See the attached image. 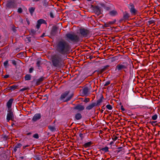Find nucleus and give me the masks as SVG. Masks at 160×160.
<instances>
[{
  "label": "nucleus",
  "mask_w": 160,
  "mask_h": 160,
  "mask_svg": "<svg viewBox=\"0 0 160 160\" xmlns=\"http://www.w3.org/2000/svg\"><path fill=\"white\" fill-rule=\"evenodd\" d=\"M74 110H77L79 111H82L84 109V107L83 105L78 104L73 108Z\"/></svg>",
  "instance_id": "10"
},
{
  "label": "nucleus",
  "mask_w": 160,
  "mask_h": 160,
  "mask_svg": "<svg viewBox=\"0 0 160 160\" xmlns=\"http://www.w3.org/2000/svg\"><path fill=\"white\" fill-rule=\"evenodd\" d=\"M91 8L93 12L98 15L101 13V9L100 7L98 6H91Z\"/></svg>",
  "instance_id": "7"
},
{
  "label": "nucleus",
  "mask_w": 160,
  "mask_h": 160,
  "mask_svg": "<svg viewBox=\"0 0 160 160\" xmlns=\"http://www.w3.org/2000/svg\"><path fill=\"white\" fill-rule=\"evenodd\" d=\"M100 151H102L104 153L108 152L109 151V148L107 146H106L103 148H98Z\"/></svg>",
  "instance_id": "18"
},
{
  "label": "nucleus",
  "mask_w": 160,
  "mask_h": 160,
  "mask_svg": "<svg viewBox=\"0 0 160 160\" xmlns=\"http://www.w3.org/2000/svg\"><path fill=\"white\" fill-rule=\"evenodd\" d=\"M2 138L4 140H6L8 138V136L6 134H3L2 135Z\"/></svg>",
  "instance_id": "32"
},
{
  "label": "nucleus",
  "mask_w": 160,
  "mask_h": 160,
  "mask_svg": "<svg viewBox=\"0 0 160 160\" xmlns=\"http://www.w3.org/2000/svg\"><path fill=\"white\" fill-rule=\"evenodd\" d=\"M9 75H6L4 76V78H9Z\"/></svg>",
  "instance_id": "59"
},
{
  "label": "nucleus",
  "mask_w": 160,
  "mask_h": 160,
  "mask_svg": "<svg viewBox=\"0 0 160 160\" xmlns=\"http://www.w3.org/2000/svg\"><path fill=\"white\" fill-rule=\"evenodd\" d=\"M109 67V65H107L106 66H104L103 68H102V70L103 71V72H104V71H105L106 70H107V68Z\"/></svg>",
  "instance_id": "34"
},
{
  "label": "nucleus",
  "mask_w": 160,
  "mask_h": 160,
  "mask_svg": "<svg viewBox=\"0 0 160 160\" xmlns=\"http://www.w3.org/2000/svg\"><path fill=\"white\" fill-rule=\"evenodd\" d=\"M35 160H41L40 156L39 155H36L35 156Z\"/></svg>",
  "instance_id": "35"
},
{
  "label": "nucleus",
  "mask_w": 160,
  "mask_h": 160,
  "mask_svg": "<svg viewBox=\"0 0 160 160\" xmlns=\"http://www.w3.org/2000/svg\"><path fill=\"white\" fill-rule=\"evenodd\" d=\"M158 117V116L157 114H155L152 117V118L153 120H156Z\"/></svg>",
  "instance_id": "39"
},
{
  "label": "nucleus",
  "mask_w": 160,
  "mask_h": 160,
  "mask_svg": "<svg viewBox=\"0 0 160 160\" xmlns=\"http://www.w3.org/2000/svg\"><path fill=\"white\" fill-rule=\"evenodd\" d=\"M102 109L100 111H101V112L102 113L103 112V109H105V108L104 107V106H103L102 107Z\"/></svg>",
  "instance_id": "58"
},
{
  "label": "nucleus",
  "mask_w": 160,
  "mask_h": 160,
  "mask_svg": "<svg viewBox=\"0 0 160 160\" xmlns=\"http://www.w3.org/2000/svg\"><path fill=\"white\" fill-rule=\"evenodd\" d=\"M42 5L45 8H46L48 6V2L47 0H43L42 2Z\"/></svg>",
  "instance_id": "27"
},
{
  "label": "nucleus",
  "mask_w": 160,
  "mask_h": 160,
  "mask_svg": "<svg viewBox=\"0 0 160 160\" xmlns=\"http://www.w3.org/2000/svg\"><path fill=\"white\" fill-rule=\"evenodd\" d=\"M122 147H119L118 148H117V149L118 150H116V152H117V153H119V152H120L121 151H122Z\"/></svg>",
  "instance_id": "36"
},
{
  "label": "nucleus",
  "mask_w": 160,
  "mask_h": 160,
  "mask_svg": "<svg viewBox=\"0 0 160 160\" xmlns=\"http://www.w3.org/2000/svg\"><path fill=\"white\" fill-rule=\"evenodd\" d=\"M44 78L43 77H42L40 78H38L37 80L36 84L37 85H38L40 84V83L44 80Z\"/></svg>",
  "instance_id": "19"
},
{
  "label": "nucleus",
  "mask_w": 160,
  "mask_h": 160,
  "mask_svg": "<svg viewBox=\"0 0 160 160\" xmlns=\"http://www.w3.org/2000/svg\"><path fill=\"white\" fill-rule=\"evenodd\" d=\"M155 22L154 20H150L148 21V23L149 24H154Z\"/></svg>",
  "instance_id": "49"
},
{
  "label": "nucleus",
  "mask_w": 160,
  "mask_h": 160,
  "mask_svg": "<svg viewBox=\"0 0 160 160\" xmlns=\"http://www.w3.org/2000/svg\"><path fill=\"white\" fill-rule=\"evenodd\" d=\"M127 65L125 64H118L116 67V69H117L118 70L120 71L122 69H126L127 68Z\"/></svg>",
  "instance_id": "9"
},
{
  "label": "nucleus",
  "mask_w": 160,
  "mask_h": 160,
  "mask_svg": "<svg viewBox=\"0 0 160 160\" xmlns=\"http://www.w3.org/2000/svg\"><path fill=\"white\" fill-rule=\"evenodd\" d=\"M33 137L35 138L38 139L39 138L38 134V133H36L34 134Z\"/></svg>",
  "instance_id": "42"
},
{
  "label": "nucleus",
  "mask_w": 160,
  "mask_h": 160,
  "mask_svg": "<svg viewBox=\"0 0 160 160\" xmlns=\"http://www.w3.org/2000/svg\"><path fill=\"white\" fill-rule=\"evenodd\" d=\"M27 39H28V41L29 42H31V37H27Z\"/></svg>",
  "instance_id": "57"
},
{
  "label": "nucleus",
  "mask_w": 160,
  "mask_h": 160,
  "mask_svg": "<svg viewBox=\"0 0 160 160\" xmlns=\"http://www.w3.org/2000/svg\"><path fill=\"white\" fill-rule=\"evenodd\" d=\"M41 118V114L37 113L35 114L33 117L32 120L34 122H36L39 119Z\"/></svg>",
  "instance_id": "11"
},
{
  "label": "nucleus",
  "mask_w": 160,
  "mask_h": 160,
  "mask_svg": "<svg viewBox=\"0 0 160 160\" xmlns=\"http://www.w3.org/2000/svg\"><path fill=\"white\" fill-rule=\"evenodd\" d=\"M106 107L107 109L110 110H112V106L110 104L107 105L106 106Z\"/></svg>",
  "instance_id": "38"
},
{
  "label": "nucleus",
  "mask_w": 160,
  "mask_h": 160,
  "mask_svg": "<svg viewBox=\"0 0 160 160\" xmlns=\"http://www.w3.org/2000/svg\"><path fill=\"white\" fill-rule=\"evenodd\" d=\"M105 9L107 10H109L110 9V8L109 7H106Z\"/></svg>",
  "instance_id": "62"
},
{
  "label": "nucleus",
  "mask_w": 160,
  "mask_h": 160,
  "mask_svg": "<svg viewBox=\"0 0 160 160\" xmlns=\"http://www.w3.org/2000/svg\"><path fill=\"white\" fill-rule=\"evenodd\" d=\"M25 80L26 81L30 80L31 78V75L29 74H26L25 77Z\"/></svg>",
  "instance_id": "25"
},
{
  "label": "nucleus",
  "mask_w": 160,
  "mask_h": 160,
  "mask_svg": "<svg viewBox=\"0 0 160 160\" xmlns=\"http://www.w3.org/2000/svg\"><path fill=\"white\" fill-rule=\"evenodd\" d=\"M22 146V145L20 143H18L15 147L16 148H20Z\"/></svg>",
  "instance_id": "40"
},
{
  "label": "nucleus",
  "mask_w": 160,
  "mask_h": 160,
  "mask_svg": "<svg viewBox=\"0 0 160 160\" xmlns=\"http://www.w3.org/2000/svg\"><path fill=\"white\" fill-rule=\"evenodd\" d=\"M109 13L112 16H114L118 14V12L116 11L112 10Z\"/></svg>",
  "instance_id": "26"
},
{
  "label": "nucleus",
  "mask_w": 160,
  "mask_h": 160,
  "mask_svg": "<svg viewBox=\"0 0 160 160\" xmlns=\"http://www.w3.org/2000/svg\"><path fill=\"white\" fill-rule=\"evenodd\" d=\"M48 128L52 132H54L56 131V128L54 126L49 125L48 126Z\"/></svg>",
  "instance_id": "23"
},
{
  "label": "nucleus",
  "mask_w": 160,
  "mask_h": 160,
  "mask_svg": "<svg viewBox=\"0 0 160 160\" xmlns=\"http://www.w3.org/2000/svg\"><path fill=\"white\" fill-rule=\"evenodd\" d=\"M12 63L13 65H16L17 64L15 60H12Z\"/></svg>",
  "instance_id": "55"
},
{
  "label": "nucleus",
  "mask_w": 160,
  "mask_h": 160,
  "mask_svg": "<svg viewBox=\"0 0 160 160\" xmlns=\"http://www.w3.org/2000/svg\"><path fill=\"white\" fill-rule=\"evenodd\" d=\"M89 92V89L88 87L85 88L83 89V92L84 94H87Z\"/></svg>",
  "instance_id": "31"
},
{
  "label": "nucleus",
  "mask_w": 160,
  "mask_h": 160,
  "mask_svg": "<svg viewBox=\"0 0 160 160\" xmlns=\"http://www.w3.org/2000/svg\"><path fill=\"white\" fill-rule=\"evenodd\" d=\"M92 144V142L91 141H90L85 143L83 145V146L85 148H88L90 147Z\"/></svg>",
  "instance_id": "24"
},
{
  "label": "nucleus",
  "mask_w": 160,
  "mask_h": 160,
  "mask_svg": "<svg viewBox=\"0 0 160 160\" xmlns=\"http://www.w3.org/2000/svg\"><path fill=\"white\" fill-rule=\"evenodd\" d=\"M58 28V27L56 26L52 27L50 33L52 36H54L56 34Z\"/></svg>",
  "instance_id": "12"
},
{
  "label": "nucleus",
  "mask_w": 160,
  "mask_h": 160,
  "mask_svg": "<svg viewBox=\"0 0 160 160\" xmlns=\"http://www.w3.org/2000/svg\"><path fill=\"white\" fill-rule=\"evenodd\" d=\"M116 22V20H114L113 21H109L107 22L106 23H105L104 26L105 27H108L111 26V25L115 23Z\"/></svg>",
  "instance_id": "16"
},
{
  "label": "nucleus",
  "mask_w": 160,
  "mask_h": 160,
  "mask_svg": "<svg viewBox=\"0 0 160 160\" xmlns=\"http://www.w3.org/2000/svg\"><path fill=\"white\" fill-rule=\"evenodd\" d=\"M50 16L51 18H53L54 17V15L52 12H51L50 13Z\"/></svg>",
  "instance_id": "56"
},
{
  "label": "nucleus",
  "mask_w": 160,
  "mask_h": 160,
  "mask_svg": "<svg viewBox=\"0 0 160 160\" xmlns=\"http://www.w3.org/2000/svg\"><path fill=\"white\" fill-rule=\"evenodd\" d=\"M69 93V91H66L65 92L62 93L60 97V99L63 100L64 99H65L68 95Z\"/></svg>",
  "instance_id": "15"
},
{
  "label": "nucleus",
  "mask_w": 160,
  "mask_h": 160,
  "mask_svg": "<svg viewBox=\"0 0 160 160\" xmlns=\"http://www.w3.org/2000/svg\"><path fill=\"white\" fill-rule=\"evenodd\" d=\"M30 146V144H28V145H27L25 146H24L23 147V148L24 149L25 148H26V147H29Z\"/></svg>",
  "instance_id": "60"
},
{
  "label": "nucleus",
  "mask_w": 160,
  "mask_h": 160,
  "mask_svg": "<svg viewBox=\"0 0 160 160\" xmlns=\"http://www.w3.org/2000/svg\"><path fill=\"white\" fill-rule=\"evenodd\" d=\"M17 148H16L15 147H14V152H16L17 151Z\"/></svg>",
  "instance_id": "63"
},
{
  "label": "nucleus",
  "mask_w": 160,
  "mask_h": 160,
  "mask_svg": "<svg viewBox=\"0 0 160 160\" xmlns=\"http://www.w3.org/2000/svg\"><path fill=\"white\" fill-rule=\"evenodd\" d=\"M130 15L127 12L123 13V20H127L129 19Z\"/></svg>",
  "instance_id": "17"
},
{
  "label": "nucleus",
  "mask_w": 160,
  "mask_h": 160,
  "mask_svg": "<svg viewBox=\"0 0 160 160\" xmlns=\"http://www.w3.org/2000/svg\"><path fill=\"white\" fill-rule=\"evenodd\" d=\"M41 25V24H39V23L37 22V23L36 26V28H37L38 29L40 27V26Z\"/></svg>",
  "instance_id": "53"
},
{
  "label": "nucleus",
  "mask_w": 160,
  "mask_h": 160,
  "mask_svg": "<svg viewBox=\"0 0 160 160\" xmlns=\"http://www.w3.org/2000/svg\"><path fill=\"white\" fill-rule=\"evenodd\" d=\"M6 6L8 8H16L17 4L13 0H10L7 1Z\"/></svg>",
  "instance_id": "5"
},
{
  "label": "nucleus",
  "mask_w": 160,
  "mask_h": 160,
  "mask_svg": "<svg viewBox=\"0 0 160 160\" xmlns=\"http://www.w3.org/2000/svg\"><path fill=\"white\" fill-rule=\"evenodd\" d=\"M8 63V61L6 60L3 63V65L4 67H6L7 66V65Z\"/></svg>",
  "instance_id": "48"
},
{
  "label": "nucleus",
  "mask_w": 160,
  "mask_h": 160,
  "mask_svg": "<svg viewBox=\"0 0 160 160\" xmlns=\"http://www.w3.org/2000/svg\"><path fill=\"white\" fill-rule=\"evenodd\" d=\"M51 59L52 65L54 67L58 68L63 64V59L60 54L54 55L52 57Z\"/></svg>",
  "instance_id": "2"
},
{
  "label": "nucleus",
  "mask_w": 160,
  "mask_h": 160,
  "mask_svg": "<svg viewBox=\"0 0 160 160\" xmlns=\"http://www.w3.org/2000/svg\"><path fill=\"white\" fill-rule=\"evenodd\" d=\"M73 96V95H71L70 96H68L67 97V98H66V100H65L64 102H67L68 101H69L72 98Z\"/></svg>",
  "instance_id": "33"
},
{
  "label": "nucleus",
  "mask_w": 160,
  "mask_h": 160,
  "mask_svg": "<svg viewBox=\"0 0 160 160\" xmlns=\"http://www.w3.org/2000/svg\"><path fill=\"white\" fill-rule=\"evenodd\" d=\"M110 83V81H108L106 82L104 84V87H106L108 85H109Z\"/></svg>",
  "instance_id": "43"
},
{
  "label": "nucleus",
  "mask_w": 160,
  "mask_h": 160,
  "mask_svg": "<svg viewBox=\"0 0 160 160\" xmlns=\"http://www.w3.org/2000/svg\"><path fill=\"white\" fill-rule=\"evenodd\" d=\"M103 96H102L100 98L97 100L96 102H93L95 106H99L100 105L101 103L102 102Z\"/></svg>",
  "instance_id": "14"
},
{
  "label": "nucleus",
  "mask_w": 160,
  "mask_h": 160,
  "mask_svg": "<svg viewBox=\"0 0 160 160\" xmlns=\"http://www.w3.org/2000/svg\"><path fill=\"white\" fill-rule=\"evenodd\" d=\"M35 8L32 7L29 8L28 9L31 15H32L33 12H34Z\"/></svg>",
  "instance_id": "28"
},
{
  "label": "nucleus",
  "mask_w": 160,
  "mask_h": 160,
  "mask_svg": "<svg viewBox=\"0 0 160 160\" xmlns=\"http://www.w3.org/2000/svg\"><path fill=\"white\" fill-rule=\"evenodd\" d=\"M79 136L81 138V140H82V139L84 138V136L83 134L80 133L79 134Z\"/></svg>",
  "instance_id": "41"
},
{
  "label": "nucleus",
  "mask_w": 160,
  "mask_h": 160,
  "mask_svg": "<svg viewBox=\"0 0 160 160\" xmlns=\"http://www.w3.org/2000/svg\"><path fill=\"white\" fill-rule=\"evenodd\" d=\"M22 12V10L21 8H19L18 10V12L19 13H21Z\"/></svg>",
  "instance_id": "45"
},
{
  "label": "nucleus",
  "mask_w": 160,
  "mask_h": 160,
  "mask_svg": "<svg viewBox=\"0 0 160 160\" xmlns=\"http://www.w3.org/2000/svg\"><path fill=\"white\" fill-rule=\"evenodd\" d=\"M28 88H23L21 89L20 90V92L23 91H25V90H28Z\"/></svg>",
  "instance_id": "46"
},
{
  "label": "nucleus",
  "mask_w": 160,
  "mask_h": 160,
  "mask_svg": "<svg viewBox=\"0 0 160 160\" xmlns=\"http://www.w3.org/2000/svg\"><path fill=\"white\" fill-rule=\"evenodd\" d=\"M95 106V104L93 102H92L87 106L86 108V109L88 110H90Z\"/></svg>",
  "instance_id": "20"
},
{
  "label": "nucleus",
  "mask_w": 160,
  "mask_h": 160,
  "mask_svg": "<svg viewBox=\"0 0 160 160\" xmlns=\"http://www.w3.org/2000/svg\"><path fill=\"white\" fill-rule=\"evenodd\" d=\"M13 99L12 98L10 99L9 101L8 102L7 104V106L8 108V110H11V108L12 106V104Z\"/></svg>",
  "instance_id": "13"
},
{
  "label": "nucleus",
  "mask_w": 160,
  "mask_h": 160,
  "mask_svg": "<svg viewBox=\"0 0 160 160\" xmlns=\"http://www.w3.org/2000/svg\"><path fill=\"white\" fill-rule=\"evenodd\" d=\"M78 33L80 37L86 38L88 36L90 33L89 30L87 28H81L78 30Z\"/></svg>",
  "instance_id": "4"
},
{
  "label": "nucleus",
  "mask_w": 160,
  "mask_h": 160,
  "mask_svg": "<svg viewBox=\"0 0 160 160\" xmlns=\"http://www.w3.org/2000/svg\"><path fill=\"white\" fill-rule=\"evenodd\" d=\"M118 138L116 136L113 135V137L112 138V139L113 140L115 141Z\"/></svg>",
  "instance_id": "50"
},
{
  "label": "nucleus",
  "mask_w": 160,
  "mask_h": 160,
  "mask_svg": "<svg viewBox=\"0 0 160 160\" xmlns=\"http://www.w3.org/2000/svg\"><path fill=\"white\" fill-rule=\"evenodd\" d=\"M12 30L14 32H16L17 31L16 29V27H15L14 26H13L12 27Z\"/></svg>",
  "instance_id": "44"
},
{
  "label": "nucleus",
  "mask_w": 160,
  "mask_h": 160,
  "mask_svg": "<svg viewBox=\"0 0 160 160\" xmlns=\"http://www.w3.org/2000/svg\"><path fill=\"white\" fill-rule=\"evenodd\" d=\"M75 118L77 120H80L82 118V116L80 113H77L75 115Z\"/></svg>",
  "instance_id": "21"
},
{
  "label": "nucleus",
  "mask_w": 160,
  "mask_h": 160,
  "mask_svg": "<svg viewBox=\"0 0 160 160\" xmlns=\"http://www.w3.org/2000/svg\"><path fill=\"white\" fill-rule=\"evenodd\" d=\"M121 109L122 110V112L123 113H124V112L125 110L122 105L121 106Z\"/></svg>",
  "instance_id": "52"
},
{
  "label": "nucleus",
  "mask_w": 160,
  "mask_h": 160,
  "mask_svg": "<svg viewBox=\"0 0 160 160\" xmlns=\"http://www.w3.org/2000/svg\"><path fill=\"white\" fill-rule=\"evenodd\" d=\"M41 61L39 60L37 62V65L38 67H39L40 66Z\"/></svg>",
  "instance_id": "47"
},
{
  "label": "nucleus",
  "mask_w": 160,
  "mask_h": 160,
  "mask_svg": "<svg viewBox=\"0 0 160 160\" xmlns=\"http://www.w3.org/2000/svg\"><path fill=\"white\" fill-rule=\"evenodd\" d=\"M31 134H32L31 132H29L27 133V134L28 135H31Z\"/></svg>",
  "instance_id": "64"
},
{
  "label": "nucleus",
  "mask_w": 160,
  "mask_h": 160,
  "mask_svg": "<svg viewBox=\"0 0 160 160\" xmlns=\"http://www.w3.org/2000/svg\"><path fill=\"white\" fill-rule=\"evenodd\" d=\"M8 113L7 116V122H9L10 120L13 121L14 116L13 112L12 110H8Z\"/></svg>",
  "instance_id": "6"
},
{
  "label": "nucleus",
  "mask_w": 160,
  "mask_h": 160,
  "mask_svg": "<svg viewBox=\"0 0 160 160\" xmlns=\"http://www.w3.org/2000/svg\"><path fill=\"white\" fill-rule=\"evenodd\" d=\"M129 6L130 7L129 8L131 14L133 15H136L137 11L135 8L134 4L132 3H130L129 4Z\"/></svg>",
  "instance_id": "8"
},
{
  "label": "nucleus",
  "mask_w": 160,
  "mask_h": 160,
  "mask_svg": "<svg viewBox=\"0 0 160 160\" xmlns=\"http://www.w3.org/2000/svg\"><path fill=\"white\" fill-rule=\"evenodd\" d=\"M33 70V68H29V73H32Z\"/></svg>",
  "instance_id": "54"
},
{
  "label": "nucleus",
  "mask_w": 160,
  "mask_h": 160,
  "mask_svg": "<svg viewBox=\"0 0 160 160\" xmlns=\"http://www.w3.org/2000/svg\"><path fill=\"white\" fill-rule=\"evenodd\" d=\"M68 40L73 42H78L80 41L79 36L74 34L68 33L66 34Z\"/></svg>",
  "instance_id": "3"
},
{
  "label": "nucleus",
  "mask_w": 160,
  "mask_h": 160,
  "mask_svg": "<svg viewBox=\"0 0 160 160\" xmlns=\"http://www.w3.org/2000/svg\"><path fill=\"white\" fill-rule=\"evenodd\" d=\"M90 99L89 98H86L84 100L83 102H87L89 101Z\"/></svg>",
  "instance_id": "51"
},
{
  "label": "nucleus",
  "mask_w": 160,
  "mask_h": 160,
  "mask_svg": "<svg viewBox=\"0 0 160 160\" xmlns=\"http://www.w3.org/2000/svg\"><path fill=\"white\" fill-rule=\"evenodd\" d=\"M36 33V31L33 29H32L30 30V33L32 35L35 34Z\"/></svg>",
  "instance_id": "37"
},
{
  "label": "nucleus",
  "mask_w": 160,
  "mask_h": 160,
  "mask_svg": "<svg viewBox=\"0 0 160 160\" xmlns=\"http://www.w3.org/2000/svg\"><path fill=\"white\" fill-rule=\"evenodd\" d=\"M96 72H98V74H102L104 72L102 70V69L99 70H97L95 71L93 73H94Z\"/></svg>",
  "instance_id": "30"
},
{
  "label": "nucleus",
  "mask_w": 160,
  "mask_h": 160,
  "mask_svg": "<svg viewBox=\"0 0 160 160\" xmlns=\"http://www.w3.org/2000/svg\"><path fill=\"white\" fill-rule=\"evenodd\" d=\"M8 90H14L16 89L19 88L18 86L17 85H14L8 88Z\"/></svg>",
  "instance_id": "22"
},
{
  "label": "nucleus",
  "mask_w": 160,
  "mask_h": 160,
  "mask_svg": "<svg viewBox=\"0 0 160 160\" xmlns=\"http://www.w3.org/2000/svg\"><path fill=\"white\" fill-rule=\"evenodd\" d=\"M37 22L39 23L41 25V24L43 23L46 24L47 22L46 21L43 19H40L38 20L37 21Z\"/></svg>",
  "instance_id": "29"
},
{
  "label": "nucleus",
  "mask_w": 160,
  "mask_h": 160,
  "mask_svg": "<svg viewBox=\"0 0 160 160\" xmlns=\"http://www.w3.org/2000/svg\"><path fill=\"white\" fill-rule=\"evenodd\" d=\"M45 33H43L42 35L41 36V37L43 38L45 36Z\"/></svg>",
  "instance_id": "61"
},
{
  "label": "nucleus",
  "mask_w": 160,
  "mask_h": 160,
  "mask_svg": "<svg viewBox=\"0 0 160 160\" xmlns=\"http://www.w3.org/2000/svg\"><path fill=\"white\" fill-rule=\"evenodd\" d=\"M71 47L69 43L63 39H61L56 42V50L62 55L67 54L70 51Z\"/></svg>",
  "instance_id": "1"
}]
</instances>
